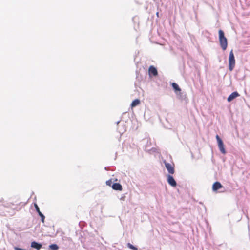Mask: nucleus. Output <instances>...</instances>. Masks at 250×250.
Instances as JSON below:
<instances>
[{
  "label": "nucleus",
  "mask_w": 250,
  "mask_h": 250,
  "mask_svg": "<svg viewBox=\"0 0 250 250\" xmlns=\"http://www.w3.org/2000/svg\"><path fill=\"white\" fill-rule=\"evenodd\" d=\"M219 38L221 48L223 50H225L228 45L227 40L224 36L223 31L221 30L219 31Z\"/></svg>",
  "instance_id": "obj_1"
},
{
  "label": "nucleus",
  "mask_w": 250,
  "mask_h": 250,
  "mask_svg": "<svg viewBox=\"0 0 250 250\" xmlns=\"http://www.w3.org/2000/svg\"><path fill=\"white\" fill-rule=\"evenodd\" d=\"M229 70L232 71L234 69L235 65V60L232 50H231L229 53Z\"/></svg>",
  "instance_id": "obj_2"
},
{
  "label": "nucleus",
  "mask_w": 250,
  "mask_h": 250,
  "mask_svg": "<svg viewBox=\"0 0 250 250\" xmlns=\"http://www.w3.org/2000/svg\"><path fill=\"white\" fill-rule=\"evenodd\" d=\"M216 138L218 143V146L220 152L223 154H226V151L225 149L224 145L222 139L220 138L219 135L216 136Z\"/></svg>",
  "instance_id": "obj_3"
},
{
  "label": "nucleus",
  "mask_w": 250,
  "mask_h": 250,
  "mask_svg": "<svg viewBox=\"0 0 250 250\" xmlns=\"http://www.w3.org/2000/svg\"><path fill=\"white\" fill-rule=\"evenodd\" d=\"M164 163L168 173L170 174H174L175 172L174 166L165 160L164 161Z\"/></svg>",
  "instance_id": "obj_4"
},
{
  "label": "nucleus",
  "mask_w": 250,
  "mask_h": 250,
  "mask_svg": "<svg viewBox=\"0 0 250 250\" xmlns=\"http://www.w3.org/2000/svg\"><path fill=\"white\" fill-rule=\"evenodd\" d=\"M167 181L172 187H175L176 186L177 183L175 180L173 178V176L170 174L167 175Z\"/></svg>",
  "instance_id": "obj_5"
},
{
  "label": "nucleus",
  "mask_w": 250,
  "mask_h": 250,
  "mask_svg": "<svg viewBox=\"0 0 250 250\" xmlns=\"http://www.w3.org/2000/svg\"><path fill=\"white\" fill-rule=\"evenodd\" d=\"M148 73L150 76H156L158 75L157 69L153 66H150L149 68Z\"/></svg>",
  "instance_id": "obj_6"
},
{
  "label": "nucleus",
  "mask_w": 250,
  "mask_h": 250,
  "mask_svg": "<svg viewBox=\"0 0 250 250\" xmlns=\"http://www.w3.org/2000/svg\"><path fill=\"white\" fill-rule=\"evenodd\" d=\"M175 93H176L177 98L178 99H179L181 101H183V100H184L186 99V94L184 92H182L181 91V90L177 91L175 92Z\"/></svg>",
  "instance_id": "obj_7"
},
{
  "label": "nucleus",
  "mask_w": 250,
  "mask_h": 250,
  "mask_svg": "<svg viewBox=\"0 0 250 250\" xmlns=\"http://www.w3.org/2000/svg\"><path fill=\"white\" fill-rule=\"evenodd\" d=\"M34 207H35L36 211L38 212V213L39 214V215H40V216L41 218L42 222L43 223L44 222V219H45L44 215L40 211L39 208L37 204H36V203L34 204Z\"/></svg>",
  "instance_id": "obj_8"
},
{
  "label": "nucleus",
  "mask_w": 250,
  "mask_h": 250,
  "mask_svg": "<svg viewBox=\"0 0 250 250\" xmlns=\"http://www.w3.org/2000/svg\"><path fill=\"white\" fill-rule=\"evenodd\" d=\"M239 96V94L237 92H233L228 97L227 101L230 102Z\"/></svg>",
  "instance_id": "obj_9"
},
{
  "label": "nucleus",
  "mask_w": 250,
  "mask_h": 250,
  "mask_svg": "<svg viewBox=\"0 0 250 250\" xmlns=\"http://www.w3.org/2000/svg\"><path fill=\"white\" fill-rule=\"evenodd\" d=\"M223 188V186L220 182H215L213 185L212 190L213 191H217V190L221 188Z\"/></svg>",
  "instance_id": "obj_10"
},
{
  "label": "nucleus",
  "mask_w": 250,
  "mask_h": 250,
  "mask_svg": "<svg viewBox=\"0 0 250 250\" xmlns=\"http://www.w3.org/2000/svg\"><path fill=\"white\" fill-rule=\"evenodd\" d=\"M31 247L35 248L37 250H39L42 248V245L40 243L33 241L31 243Z\"/></svg>",
  "instance_id": "obj_11"
},
{
  "label": "nucleus",
  "mask_w": 250,
  "mask_h": 250,
  "mask_svg": "<svg viewBox=\"0 0 250 250\" xmlns=\"http://www.w3.org/2000/svg\"><path fill=\"white\" fill-rule=\"evenodd\" d=\"M112 188L113 189L116 190H122V185L119 183H114L112 185Z\"/></svg>",
  "instance_id": "obj_12"
},
{
  "label": "nucleus",
  "mask_w": 250,
  "mask_h": 250,
  "mask_svg": "<svg viewBox=\"0 0 250 250\" xmlns=\"http://www.w3.org/2000/svg\"><path fill=\"white\" fill-rule=\"evenodd\" d=\"M172 86L173 87V88L175 90V92H177V91H181V89L179 87V85L175 83H172Z\"/></svg>",
  "instance_id": "obj_13"
},
{
  "label": "nucleus",
  "mask_w": 250,
  "mask_h": 250,
  "mask_svg": "<svg viewBox=\"0 0 250 250\" xmlns=\"http://www.w3.org/2000/svg\"><path fill=\"white\" fill-rule=\"evenodd\" d=\"M140 103V101L139 99H135L132 102L131 106L132 107H135L138 105Z\"/></svg>",
  "instance_id": "obj_14"
},
{
  "label": "nucleus",
  "mask_w": 250,
  "mask_h": 250,
  "mask_svg": "<svg viewBox=\"0 0 250 250\" xmlns=\"http://www.w3.org/2000/svg\"><path fill=\"white\" fill-rule=\"evenodd\" d=\"M59 247L57 244H53L49 246V249L51 250H58Z\"/></svg>",
  "instance_id": "obj_15"
},
{
  "label": "nucleus",
  "mask_w": 250,
  "mask_h": 250,
  "mask_svg": "<svg viewBox=\"0 0 250 250\" xmlns=\"http://www.w3.org/2000/svg\"><path fill=\"white\" fill-rule=\"evenodd\" d=\"M127 246L130 249H132V250H137V248L136 247H135V246H134L133 245H132L131 244H130L129 243H127Z\"/></svg>",
  "instance_id": "obj_16"
},
{
  "label": "nucleus",
  "mask_w": 250,
  "mask_h": 250,
  "mask_svg": "<svg viewBox=\"0 0 250 250\" xmlns=\"http://www.w3.org/2000/svg\"><path fill=\"white\" fill-rule=\"evenodd\" d=\"M112 183V182L111 180H108L106 182V185L108 186H111Z\"/></svg>",
  "instance_id": "obj_17"
},
{
  "label": "nucleus",
  "mask_w": 250,
  "mask_h": 250,
  "mask_svg": "<svg viewBox=\"0 0 250 250\" xmlns=\"http://www.w3.org/2000/svg\"><path fill=\"white\" fill-rule=\"evenodd\" d=\"M152 149H153V148L152 149ZM145 150L146 151V152H149V151H151V149H147V147H146H146H145Z\"/></svg>",
  "instance_id": "obj_18"
},
{
  "label": "nucleus",
  "mask_w": 250,
  "mask_h": 250,
  "mask_svg": "<svg viewBox=\"0 0 250 250\" xmlns=\"http://www.w3.org/2000/svg\"><path fill=\"white\" fill-rule=\"evenodd\" d=\"M156 15L158 17H159V12L156 13Z\"/></svg>",
  "instance_id": "obj_19"
},
{
  "label": "nucleus",
  "mask_w": 250,
  "mask_h": 250,
  "mask_svg": "<svg viewBox=\"0 0 250 250\" xmlns=\"http://www.w3.org/2000/svg\"><path fill=\"white\" fill-rule=\"evenodd\" d=\"M124 197H122V198H121V200H124Z\"/></svg>",
  "instance_id": "obj_20"
},
{
  "label": "nucleus",
  "mask_w": 250,
  "mask_h": 250,
  "mask_svg": "<svg viewBox=\"0 0 250 250\" xmlns=\"http://www.w3.org/2000/svg\"><path fill=\"white\" fill-rule=\"evenodd\" d=\"M119 133H122V132H121V130H119Z\"/></svg>",
  "instance_id": "obj_21"
},
{
  "label": "nucleus",
  "mask_w": 250,
  "mask_h": 250,
  "mask_svg": "<svg viewBox=\"0 0 250 250\" xmlns=\"http://www.w3.org/2000/svg\"><path fill=\"white\" fill-rule=\"evenodd\" d=\"M119 123H120V121H118V122H117V124H118Z\"/></svg>",
  "instance_id": "obj_22"
}]
</instances>
